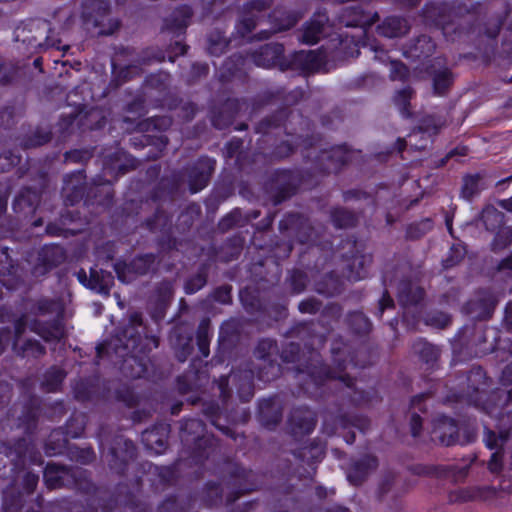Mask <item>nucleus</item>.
<instances>
[{
    "instance_id": "nucleus-30",
    "label": "nucleus",
    "mask_w": 512,
    "mask_h": 512,
    "mask_svg": "<svg viewBox=\"0 0 512 512\" xmlns=\"http://www.w3.org/2000/svg\"><path fill=\"white\" fill-rule=\"evenodd\" d=\"M65 249L58 244H46L38 252L37 262L33 267V274L44 276L57 268L66 260Z\"/></svg>"
},
{
    "instance_id": "nucleus-10",
    "label": "nucleus",
    "mask_w": 512,
    "mask_h": 512,
    "mask_svg": "<svg viewBox=\"0 0 512 512\" xmlns=\"http://www.w3.org/2000/svg\"><path fill=\"white\" fill-rule=\"evenodd\" d=\"M308 173L301 168L274 169L265 182V192L274 206L296 195Z\"/></svg>"
},
{
    "instance_id": "nucleus-62",
    "label": "nucleus",
    "mask_w": 512,
    "mask_h": 512,
    "mask_svg": "<svg viewBox=\"0 0 512 512\" xmlns=\"http://www.w3.org/2000/svg\"><path fill=\"white\" fill-rule=\"evenodd\" d=\"M433 94L436 96H445L455 81V75L448 67L434 70L431 73Z\"/></svg>"
},
{
    "instance_id": "nucleus-43",
    "label": "nucleus",
    "mask_w": 512,
    "mask_h": 512,
    "mask_svg": "<svg viewBox=\"0 0 512 512\" xmlns=\"http://www.w3.org/2000/svg\"><path fill=\"white\" fill-rule=\"evenodd\" d=\"M378 467V459L372 454H365L353 461L347 472V479L355 486L361 485L369 474Z\"/></svg>"
},
{
    "instance_id": "nucleus-35",
    "label": "nucleus",
    "mask_w": 512,
    "mask_h": 512,
    "mask_svg": "<svg viewBox=\"0 0 512 512\" xmlns=\"http://www.w3.org/2000/svg\"><path fill=\"white\" fill-rule=\"evenodd\" d=\"M299 118L300 125L307 131L305 135L295 134L287 128H285L284 132L287 136H295L294 144L297 148L301 147L303 159L305 162H308L309 157L307 151L320 145L322 135L321 133L314 131V123L310 119L304 117L302 114H299Z\"/></svg>"
},
{
    "instance_id": "nucleus-24",
    "label": "nucleus",
    "mask_w": 512,
    "mask_h": 512,
    "mask_svg": "<svg viewBox=\"0 0 512 512\" xmlns=\"http://www.w3.org/2000/svg\"><path fill=\"white\" fill-rule=\"evenodd\" d=\"M476 459V455L469 457L467 463L461 468H458L456 465L415 464L412 465L409 470L412 474L417 476H429L438 479L459 481L467 477L469 467Z\"/></svg>"
},
{
    "instance_id": "nucleus-22",
    "label": "nucleus",
    "mask_w": 512,
    "mask_h": 512,
    "mask_svg": "<svg viewBox=\"0 0 512 512\" xmlns=\"http://www.w3.org/2000/svg\"><path fill=\"white\" fill-rule=\"evenodd\" d=\"M194 327L188 322L174 324L169 332L168 340L175 358L184 363L194 351Z\"/></svg>"
},
{
    "instance_id": "nucleus-8",
    "label": "nucleus",
    "mask_w": 512,
    "mask_h": 512,
    "mask_svg": "<svg viewBox=\"0 0 512 512\" xmlns=\"http://www.w3.org/2000/svg\"><path fill=\"white\" fill-rule=\"evenodd\" d=\"M179 437L182 453L196 466H202L219 450V440L206 432V424L196 417H184L180 421Z\"/></svg>"
},
{
    "instance_id": "nucleus-47",
    "label": "nucleus",
    "mask_w": 512,
    "mask_h": 512,
    "mask_svg": "<svg viewBox=\"0 0 512 512\" xmlns=\"http://www.w3.org/2000/svg\"><path fill=\"white\" fill-rule=\"evenodd\" d=\"M327 21L328 16L325 12H315L302 27V35L300 37L301 42L306 45L317 44L324 33Z\"/></svg>"
},
{
    "instance_id": "nucleus-63",
    "label": "nucleus",
    "mask_w": 512,
    "mask_h": 512,
    "mask_svg": "<svg viewBox=\"0 0 512 512\" xmlns=\"http://www.w3.org/2000/svg\"><path fill=\"white\" fill-rule=\"evenodd\" d=\"M412 349L419 359L431 368L434 367L440 356L439 349L421 337L413 342Z\"/></svg>"
},
{
    "instance_id": "nucleus-55",
    "label": "nucleus",
    "mask_w": 512,
    "mask_h": 512,
    "mask_svg": "<svg viewBox=\"0 0 512 512\" xmlns=\"http://www.w3.org/2000/svg\"><path fill=\"white\" fill-rule=\"evenodd\" d=\"M13 354L21 359H40L46 354V347L37 339L26 338L14 342Z\"/></svg>"
},
{
    "instance_id": "nucleus-18",
    "label": "nucleus",
    "mask_w": 512,
    "mask_h": 512,
    "mask_svg": "<svg viewBox=\"0 0 512 512\" xmlns=\"http://www.w3.org/2000/svg\"><path fill=\"white\" fill-rule=\"evenodd\" d=\"M354 153L347 144L321 150L312 162V169L321 175L338 174L351 162Z\"/></svg>"
},
{
    "instance_id": "nucleus-9",
    "label": "nucleus",
    "mask_w": 512,
    "mask_h": 512,
    "mask_svg": "<svg viewBox=\"0 0 512 512\" xmlns=\"http://www.w3.org/2000/svg\"><path fill=\"white\" fill-rule=\"evenodd\" d=\"M278 353V344L275 339L261 338L258 340L253 354L262 363L255 370H250L249 375H246V380L237 386V393L242 402H249L254 396V376L264 383H269L281 376L282 367L277 361Z\"/></svg>"
},
{
    "instance_id": "nucleus-21",
    "label": "nucleus",
    "mask_w": 512,
    "mask_h": 512,
    "mask_svg": "<svg viewBox=\"0 0 512 512\" xmlns=\"http://www.w3.org/2000/svg\"><path fill=\"white\" fill-rule=\"evenodd\" d=\"M318 423L316 412L307 405L293 407L286 421V431L295 441L310 436Z\"/></svg>"
},
{
    "instance_id": "nucleus-61",
    "label": "nucleus",
    "mask_w": 512,
    "mask_h": 512,
    "mask_svg": "<svg viewBox=\"0 0 512 512\" xmlns=\"http://www.w3.org/2000/svg\"><path fill=\"white\" fill-rule=\"evenodd\" d=\"M69 437L65 434L62 428L54 429L49 434L45 444L44 452L47 456H57L63 454L66 450L69 451Z\"/></svg>"
},
{
    "instance_id": "nucleus-59",
    "label": "nucleus",
    "mask_w": 512,
    "mask_h": 512,
    "mask_svg": "<svg viewBox=\"0 0 512 512\" xmlns=\"http://www.w3.org/2000/svg\"><path fill=\"white\" fill-rule=\"evenodd\" d=\"M203 415L210 421V423L221 431L227 437L236 440L237 433L233 428L220 424L221 408L217 401L204 402L202 405Z\"/></svg>"
},
{
    "instance_id": "nucleus-60",
    "label": "nucleus",
    "mask_w": 512,
    "mask_h": 512,
    "mask_svg": "<svg viewBox=\"0 0 512 512\" xmlns=\"http://www.w3.org/2000/svg\"><path fill=\"white\" fill-rule=\"evenodd\" d=\"M154 244L157 250L155 254H158V261L160 263L163 258L169 256L172 252L179 251L181 241L173 234L172 229L159 233L154 239Z\"/></svg>"
},
{
    "instance_id": "nucleus-5",
    "label": "nucleus",
    "mask_w": 512,
    "mask_h": 512,
    "mask_svg": "<svg viewBox=\"0 0 512 512\" xmlns=\"http://www.w3.org/2000/svg\"><path fill=\"white\" fill-rule=\"evenodd\" d=\"M43 480L49 490L69 488L94 495L89 499L84 512H114L117 508L118 499L115 495L96 493L97 487L87 469L50 461L44 467Z\"/></svg>"
},
{
    "instance_id": "nucleus-45",
    "label": "nucleus",
    "mask_w": 512,
    "mask_h": 512,
    "mask_svg": "<svg viewBox=\"0 0 512 512\" xmlns=\"http://www.w3.org/2000/svg\"><path fill=\"white\" fill-rule=\"evenodd\" d=\"M81 113L80 121H78V130L80 132L98 131L105 128L109 111L101 107H92L88 110L84 106L79 108Z\"/></svg>"
},
{
    "instance_id": "nucleus-41",
    "label": "nucleus",
    "mask_w": 512,
    "mask_h": 512,
    "mask_svg": "<svg viewBox=\"0 0 512 512\" xmlns=\"http://www.w3.org/2000/svg\"><path fill=\"white\" fill-rule=\"evenodd\" d=\"M497 489L494 486H473L459 488L449 492L448 501L450 503H465L469 501H485L496 496Z\"/></svg>"
},
{
    "instance_id": "nucleus-52",
    "label": "nucleus",
    "mask_w": 512,
    "mask_h": 512,
    "mask_svg": "<svg viewBox=\"0 0 512 512\" xmlns=\"http://www.w3.org/2000/svg\"><path fill=\"white\" fill-rule=\"evenodd\" d=\"M103 167L108 174L112 175L114 178H118L136 169L137 161L132 157L122 159V154L115 152L105 158Z\"/></svg>"
},
{
    "instance_id": "nucleus-46",
    "label": "nucleus",
    "mask_w": 512,
    "mask_h": 512,
    "mask_svg": "<svg viewBox=\"0 0 512 512\" xmlns=\"http://www.w3.org/2000/svg\"><path fill=\"white\" fill-rule=\"evenodd\" d=\"M123 122L127 124L128 127L131 126L133 130L137 132L158 131L162 133L170 129L173 124V119L168 115H157L135 122L131 117L124 116Z\"/></svg>"
},
{
    "instance_id": "nucleus-7",
    "label": "nucleus",
    "mask_w": 512,
    "mask_h": 512,
    "mask_svg": "<svg viewBox=\"0 0 512 512\" xmlns=\"http://www.w3.org/2000/svg\"><path fill=\"white\" fill-rule=\"evenodd\" d=\"M182 188L181 173H171L160 178L150 190L148 198L156 204L154 212L141 222V227L150 233H161L173 228V214L165 205L173 206L179 198Z\"/></svg>"
},
{
    "instance_id": "nucleus-26",
    "label": "nucleus",
    "mask_w": 512,
    "mask_h": 512,
    "mask_svg": "<svg viewBox=\"0 0 512 512\" xmlns=\"http://www.w3.org/2000/svg\"><path fill=\"white\" fill-rule=\"evenodd\" d=\"M497 305V298L488 288L478 289L463 306L465 314L471 318L485 321L491 318Z\"/></svg>"
},
{
    "instance_id": "nucleus-50",
    "label": "nucleus",
    "mask_w": 512,
    "mask_h": 512,
    "mask_svg": "<svg viewBox=\"0 0 512 512\" xmlns=\"http://www.w3.org/2000/svg\"><path fill=\"white\" fill-rule=\"evenodd\" d=\"M410 31V24L405 17L391 15L377 25L376 32L378 35L386 38H399L406 35Z\"/></svg>"
},
{
    "instance_id": "nucleus-48",
    "label": "nucleus",
    "mask_w": 512,
    "mask_h": 512,
    "mask_svg": "<svg viewBox=\"0 0 512 512\" xmlns=\"http://www.w3.org/2000/svg\"><path fill=\"white\" fill-rule=\"evenodd\" d=\"M301 19V14L295 10L277 6L268 13V21L274 32L288 31Z\"/></svg>"
},
{
    "instance_id": "nucleus-15",
    "label": "nucleus",
    "mask_w": 512,
    "mask_h": 512,
    "mask_svg": "<svg viewBox=\"0 0 512 512\" xmlns=\"http://www.w3.org/2000/svg\"><path fill=\"white\" fill-rule=\"evenodd\" d=\"M222 482L229 490L225 498L227 506H232L240 497L259 488L257 474L239 463L228 465L227 475H223Z\"/></svg>"
},
{
    "instance_id": "nucleus-42",
    "label": "nucleus",
    "mask_w": 512,
    "mask_h": 512,
    "mask_svg": "<svg viewBox=\"0 0 512 512\" xmlns=\"http://www.w3.org/2000/svg\"><path fill=\"white\" fill-rule=\"evenodd\" d=\"M258 420L268 430H275L283 418V407L270 397L262 399L258 404Z\"/></svg>"
},
{
    "instance_id": "nucleus-27",
    "label": "nucleus",
    "mask_w": 512,
    "mask_h": 512,
    "mask_svg": "<svg viewBox=\"0 0 512 512\" xmlns=\"http://www.w3.org/2000/svg\"><path fill=\"white\" fill-rule=\"evenodd\" d=\"M486 329L485 325H478L473 323L472 325H464L454 337V345H459L461 348L468 349L475 354L479 352L485 353L490 348H482L483 344H486Z\"/></svg>"
},
{
    "instance_id": "nucleus-57",
    "label": "nucleus",
    "mask_w": 512,
    "mask_h": 512,
    "mask_svg": "<svg viewBox=\"0 0 512 512\" xmlns=\"http://www.w3.org/2000/svg\"><path fill=\"white\" fill-rule=\"evenodd\" d=\"M211 264L208 261L198 265L194 274L188 276L183 284V290L186 295H193L204 288L208 282Z\"/></svg>"
},
{
    "instance_id": "nucleus-12",
    "label": "nucleus",
    "mask_w": 512,
    "mask_h": 512,
    "mask_svg": "<svg viewBox=\"0 0 512 512\" xmlns=\"http://www.w3.org/2000/svg\"><path fill=\"white\" fill-rule=\"evenodd\" d=\"M41 337L46 343L60 342L66 336L65 323L63 316L58 314L51 320H40L33 318L29 322L27 316L21 314L13 321L12 334L16 341H21L22 335L25 333L26 328Z\"/></svg>"
},
{
    "instance_id": "nucleus-54",
    "label": "nucleus",
    "mask_w": 512,
    "mask_h": 512,
    "mask_svg": "<svg viewBox=\"0 0 512 512\" xmlns=\"http://www.w3.org/2000/svg\"><path fill=\"white\" fill-rule=\"evenodd\" d=\"M292 455L311 467L322 461L325 456V446L320 440L313 439L308 444L293 450Z\"/></svg>"
},
{
    "instance_id": "nucleus-37",
    "label": "nucleus",
    "mask_w": 512,
    "mask_h": 512,
    "mask_svg": "<svg viewBox=\"0 0 512 512\" xmlns=\"http://www.w3.org/2000/svg\"><path fill=\"white\" fill-rule=\"evenodd\" d=\"M435 50L434 40L430 36L422 34L405 46L403 56L411 62L423 63L434 54Z\"/></svg>"
},
{
    "instance_id": "nucleus-56",
    "label": "nucleus",
    "mask_w": 512,
    "mask_h": 512,
    "mask_svg": "<svg viewBox=\"0 0 512 512\" xmlns=\"http://www.w3.org/2000/svg\"><path fill=\"white\" fill-rule=\"evenodd\" d=\"M245 59L239 53H234L227 57L222 63L219 73L218 81L222 84L230 83L234 78L239 77L244 65Z\"/></svg>"
},
{
    "instance_id": "nucleus-16",
    "label": "nucleus",
    "mask_w": 512,
    "mask_h": 512,
    "mask_svg": "<svg viewBox=\"0 0 512 512\" xmlns=\"http://www.w3.org/2000/svg\"><path fill=\"white\" fill-rule=\"evenodd\" d=\"M342 242L345 243L343 247H349V251L342 254V259L346 262L343 269L344 276L350 282H358L367 278L373 261L372 254L361 251L355 237H348Z\"/></svg>"
},
{
    "instance_id": "nucleus-25",
    "label": "nucleus",
    "mask_w": 512,
    "mask_h": 512,
    "mask_svg": "<svg viewBox=\"0 0 512 512\" xmlns=\"http://www.w3.org/2000/svg\"><path fill=\"white\" fill-rule=\"evenodd\" d=\"M273 0H250L239 11L235 28L242 37L249 35L262 19V13L271 8Z\"/></svg>"
},
{
    "instance_id": "nucleus-19",
    "label": "nucleus",
    "mask_w": 512,
    "mask_h": 512,
    "mask_svg": "<svg viewBox=\"0 0 512 512\" xmlns=\"http://www.w3.org/2000/svg\"><path fill=\"white\" fill-rule=\"evenodd\" d=\"M138 450L134 442L122 435H117L110 444L107 462L111 471L124 476L129 465L137 458Z\"/></svg>"
},
{
    "instance_id": "nucleus-13",
    "label": "nucleus",
    "mask_w": 512,
    "mask_h": 512,
    "mask_svg": "<svg viewBox=\"0 0 512 512\" xmlns=\"http://www.w3.org/2000/svg\"><path fill=\"white\" fill-rule=\"evenodd\" d=\"M111 6L107 0H86L81 19L87 30H97L100 36H110L119 30L121 21L110 17Z\"/></svg>"
},
{
    "instance_id": "nucleus-53",
    "label": "nucleus",
    "mask_w": 512,
    "mask_h": 512,
    "mask_svg": "<svg viewBox=\"0 0 512 512\" xmlns=\"http://www.w3.org/2000/svg\"><path fill=\"white\" fill-rule=\"evenodd\" d=\"M286 338H297L304 342V346L309 348L310 350V357L305 362H309L311 358L315 355L313 353H318L312 346V339L314 338V321L310 320H304L299 321L295 324H293L284 334Z\"/></svg>"
},
{
    "instance_id": "nucleus-6",
    "label": "nucleus",
    "mask_w": 512,
    "mask_h": 512,
    "mask_svg": "<svg viewBox=\"0 0 512 512\" xmlns=\"http://www.w3.org/2000/svg\"><path fill=\"white\" fill-rule=\"evenodd\" d=\"M193 16V9L188 4L177 6L163 21L162 32L171 35V43L166 50L158 47L144 48L138 57L141 65L153 62L161 63L166 59L174 62L179 56L186 54L189 46L184 43L186 30Z\"/></svg>"
},
{
    "instance_id": "nucleus-11",
    "label": "nucleus",
    "mask_w": 512,
    "mask_h": 512,
    "mask_svg": "<svg viewBox=\"0 0 512 512\" xmlns=\"http://www.w3.org/2000/svg\"><path fill=\"white\" fill-rule=\"evenodd\" d=\"M477 438V429L468 423L458 422L446 415L438 416L433 423L432 440L444 446L467 445Z\"/></svg>"
},
{
    "instance_id": "nucleus-34",
    "label": "nucleus",
    "mask_w": 512,
    "mask_h": 512,
    "mask_svg": "<svg viewBox=\"0 0 512 512\" xmlns=\"http://www.w3.org/2000/svg\"><path fill=\"white\" fill-rule=\"evenodd\" d=\"M41 198V190L25 186L15 196L12 209L23 218L31 217L35 214L41 202Z\"/></svg>"
},
{
    "instance_id": "nucleus-33",
    "label": "nucleus",
    "mask_w": 512,
    "mask_h": 512,
    "mask_svg": "<svg viewBox=\"0 0 512 512\" xmlns=\"http://www.w3.org/2000/svg\"><path fill=\"white\" fill-rule=\"evenodd\" d=\"M341 23L346 27L363 28L367 30L379 20L377 11H367L361 4L346 7L341 14Z\"/></svg>"
},
{
    "instance_id": "nucleus-17",
    "label": "nucleus",
    "mask_w": 512,
    "mask_h": 512,
    "mask_svg": "<svg viewBox=\"0 0 512 512\" xmlns=\"http://www.w3.org/2000/svg\"><path fill=\"white\" fill-rule=\"evenodd\" d=\"M216 160L208 155H201L191 163L186 164L180 172L181 179L187 178L188 189L191 194H196L205 189L215 172Z\"/></svg>"
},
{
    "instance_id": "nucleus-28",
    "label": "nucleus",
    "mask_w": 512,
    "mask_h": 512,
    "mask_svg": "<svg viewBox=\"0 0 512 512\" xmlns=\"http://www.w3.org/2000/svg\"><path fill=\"white\" fill-rule=\"evenodd\" d=\"M88 185L84 169L67 174L63 180L62 196L66 206H74L81 201L85 203Z\"/></svg>"
},
{
    "instance_id": "nucleus-23",
    "label": "nucleus",
    "mask_w": 512,
    "mask_h": 512,
    "mask_svg": "<svg viewBox=\"0 0 512 512\" xmlns=\"http://www.w3.org/2000/svg\"><path fill=\"white\" fill-rule=\"evenodd\" d=\"M323 65V57L315 51L299 50L284 56L281 72L292 71L307 76L317 72Z\"/></svg>"
},
{
    "instance_id": "nucleus-39",
    "label": "nucleus",
    "mask_w": 512,
    "mask_h": 512,
    "mask_svg": "<svg viewBox=\"0 0 512 512\" xmlns=\"http://www.w3.org/2000/svg\"><path fill=\"white\" fill-rule=\"evenodd\" d=\"M288 298L285 295H276L274 292L265 297L258 318L279 322L288 316Z\"/></svg>"
},
{
    "instance_id": "nucleus-3",
    "label": "nucleus",
    "mask_w": 512,
    "mask_h": 512,
    "mask_svg": "<svg viewBox=\"0 0 512 512\" xmlns=\"http://www.w3.org/2000/svg\"><path fill=\"white\" fill-rule=\"evenodd\" d=\"M314 354L309 362L298 365L297 371L299 374H305L316 389L324 386L329 380H339L354 392L353 401L357 405H370L374 399L378 400L379 397L375 389L357 391L356 379L344 373L348 365L358 368L370 365L369 357L361 355V348L352 350L350 344L342 336L334 338L331 343V357L336 370L325 363L319 353Z\"/></svg>"
},
{
    "instance_id": "nucleus-31",
    "label": "nucleus",
    "mask_w": 512,
    "mask_h": 512,
    "mask_svg": "<svg viewBox=\"0 0 512 512\" xmlns=\"http://www.w3.org/2000/svg\"><path fill=\"white\" fill-rule=\"evenodd\" d=\"M21 269L9 252L8 247H0V300L3 297L2 286L14 290L22 282Z\"/></svg>"
},
{
    "instance_id": "nucleus-40",
    "label": "nucleus",
    "mask_w": 512,
    "mask_h": 512,
    "mask_svg": "<svg viewBox=\"0 0 512 512\" xmlns=\"http://www.w3.org/2000/svg\"><path fill=\"white\" fill-rule=\"evenodd\" d=\"M237 331L228 323H223L219 330L218 345L211 359V363L221 365L230 357L235 341L237 340Z\"/></svg>"
},
{
    "instance_id": "nucleus-51",
    "label": "nucleus",
    "mask_w": 512,
    "mask_h": 512,
    "mask_svg": "<svg viewBox=\"0 0 512 512\" xmlns=\"http://www.w3.org/2000/svg\"><path fill=\"white\" fill-rule=\"evenodd\" d=\"M425 290L414 286L409 280H402L398 285L397 299L402 308H416L424 299Z\"/></svg>"
},
{
    "instance_id": "nucleus-20",
    "label": "nucleus",
    "mask_w": 512,
    "mask_h": 512,
    "mask_svg": "<svg viewBox=\"0 0 512 512\" xmlns=\"http://www.w3.org/2000/svg\"><path fill=\"white\" fill-rule=\"evenodd\" d=\"M422 17L441 29L448 41H455L460 37L461 28L451 18V9L447 3L428 2L421 10Z\"/></svg>"
},
{
    "instance_id": "nucleus-49",
    "label": "nucleus",
    "mask_w": 512,
    "mask_h": 512,
    "mask_svg": "<svg viewBox=\"0 0 512 512\" xmlns=\"http://www.w3.org/2000/svg\"><path fill=\"white\" fill-rule=\"evenodd\" d=\"M292 114V111L287 106H281L271 114L262 118L255 125V133L267 136L273 130L282 128L285 126L286 121Z\"/></svg>"
},
{
    "instance_id": "nucleus-64",
    "label": "nucleus",
    "mask_w": 512,
    "mask_h": 512,
    "mask_svg": "<svg viewBox=\"0 0 512 512\" xmlns=\"http://www.w3.org/2000/svg\"><path fill=\"white\" fill-rule=\"evenodd\" d=\"M40 409L39 398L34 394H30L22 406L21 415L19 416L21 424L27 428L35 427L39 419Z\"/></svg>"
},
{
    "instance_id": "nucleus-2",
    "label": "nucleus",
    "mask_w": 512,
    "mask_h": 512,
    "mask_svg": "<svg viewBox=\"0 0 512 512\" xmlns=\"http://www.w3.org/2000/svg\"><path fill=\"white\" fill-rule=\"evenodd\" d=\"M159 337L149 334L141 312H132L128 321L119 324L110 339L96 346V358L112 352L121 359V371L132 379L142 378L148 370L149 355L159 346Z\"/></svg>"
},
{
    "instance_id": "nucleus-14",
    "label": "nucleus",
    "mask_w": 512,
    "mask_h": 512,
    "mask_svg": "<svg viewBox=\"0 0 512 512\" xmlns=\"http://www.w3.org/2000/svg\"><path fill=\"white\" fill-rule=\"evenodd\" d=\"M159 264L158 254L145 252L138 253L129 260H116L113 269L121 283L130 284L140 277L156 274Z\"/></svg>"
},
{
    "instance_id": "nucleus-38",
    "label": "nucleus",
    "mask_w": 512,
    "mask_h": 512,
    "mask_svg": "<svg viewBox=\"0 0 512 512\" xmlns=\"http://www.w3.org/2000/svg\"><path fill=\"white\" fill-rule=\"evenodd\" d=\"M81 219V214L78 210L65 209L61 212L58 219L49 222L45 227L46 235L50 237H64L75 236L79 233L78 229L68 227L71 223L77 222Z\"/></svg>"
},
{
    "instance_id": "nucleus-4",
    "label": "nucleus",
    "mask_w": 512,
    "mask_h": 512,
    "mask_svg": "<svg viewBox=\"0 0 512 512\" xmlns=\"http://www.w3.org/2000/svg\"><path fill=\"white\" fill-rule=\"evenodd\" d=\"M279 231L282 236L288 239H280L274 236L269 243L259 242L258 236L251 239L252 245L259 251H263L265 259L254 265V270L262 268L267 262L271 261L280 273V261L287 259L292 250L294 241L299 244H314L317 233L309 217L299 212H287L279 221ZM278 279V276L276 277Z\"/></svg>"
},
{
    "instance_id": "nucleus-58",
    "label": "nucleus",
    "mask_w": 512,
    "mask_h": 512,
    "mask_svg": "<svg viewBox=\"0 0 512 512\" xmlns=\"http://www.w3.org/2000/svg\"><path fill=\"white\" fill-rule=\"evenodd\" d=\"M114 283V277L111 272L99 269L97 266L91 267L89 271L88 289L99 294H109Z\"/></svg>"
},
{
    "instance_id": "nucleus-29",
    "label": "nucleus",
    "mask_w": 512,
    "mask_h": 512,
    "mask_svg": "<svg viewBox=\"0 0 512 512\" xmlns=\"http://www.w3.org/2000/svg\"><path fill=\"white\" fill-rule=\"evenodd\" d=\"M284 56L285 47L279 42L266 43L251 53V59L257 67L279 71L282 70Z\"/></svg>"
},
{
    "instance_id": "nucleus-44",
    "label": "nucleus",
    "mask_w": 512,
    "mask_h": 512,
    "mask_svg": "<svg viewBox=\"0 0 512 512\" xmlns=\"http://www.w3.org/2000/svg\"><path fill=\"white\" fill-rule=\"evenodd\" d=\"M344 324L349 334L362 341L368 339L373 330L372 321L361 310L349 311L344 318Z\"/></svg>"
},
{
    "instance_id": "nucleus-36",
    "label": "nucleus",
    "mask_w": 512,
    "mask_h": 512,
    "mask_svg": "<svg viewBox=\"0 0 512 512\" xmlns=\"http://www.w3.org/2000/svg\"><path fill=\"white\" fill-rule=\"evenodd\" d=\"M170 425L165 422H158L151 428L142 432L141 438L146 449L153 451L155 454H162L168 447V435Z\"/></svg>"
},
{
    "instance_id": "nucleus-1",
    "label": "nucleus",
    "mask_w": 512,
    "mask_h": 512,
    "mask_svg": "<svg viewBox=\"0 0 512 512\" xmlns=\"http://www.w3.org/2000/svg\"><path fill=\"white\" fill-rule=\"evenodd\" d=\"M504 324L512 332V301L505 307ZM500 383L505 390H491L492 380L486 371L481 366H472L458 377L457 387L449 391L445 400L451 404L474 407L491 418H501L506 406L512 404V362L502 370Z\"/></svg>"
},
{
    "instance_id": "nucleus-32",
    "label": "nucleus",
    "mask_w": 512,
    "mask_h": 512,
    "mask_svg": "<svg viewBox=\"0 0 512 512\" xmlns=\"http://www.w3.org/2000/svg\"><path fill=\"white\" fill-rule=\"evenodd\" d=\"M114 191L112 183L103 177L93 179V182L88 186L85 205L86 206H99L110 207L113 203Z\"/></svg>"
}]
</instances>
